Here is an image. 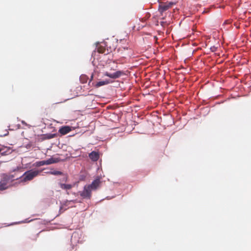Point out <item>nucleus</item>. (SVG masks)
<instances>
[{"instance_id":"1","label":"nucleus","mask_w":251,"mask_h":251,"mask_svg":"<svg viewBox=\"0 0 251 251\" xmlns=\"http://www.w3.org/2000/svg\"><path fill=\"white\" fill-rule=\"evenodd\" d=\"M14 177L13 175L3 174L0 181V191L7 189L10 185V183L14 180Z\"/></svg>"},{"instance_id":"2","label":"nucleus","mask_w":251,"mask_h":251,"mask_svg":"<svg viewBox=\"0 0 251 251\" xmlns=\"http://www.w3.org/2000/svg\"><path fill=\"white\" fill-rule=\"evenodd\" d=\"M40 171L38 170H31L25 172L21 177L22 178L21 180L22 182L30 181L35 177L37 176L40 173Z\"/></svg>"},{"instance_id":"3","label":"nucleus","mask_w":251,"mask_h":251,"mask_svg":"<svg viewBox=\"0 0 251 251\" xmlns=\"http://www.w3.org/2000/svg\"><path fill=\"white\" fill-rule=\"evenodd\" d=\"M117 50L118 53L123 57L129 56L132 51L131 49L126 46L119 47Z\"/></svg>"},{"instance_id":"4","label":"nucleus","mask_w":251,"mask_h":251,"mask_svg":"<svg viewBox=\"0 0 251 251\" xmlns=\"http://www.w3.org/2000/svg\"><path fill=\"white\" fill-rule=\"evenodd\" d=\"M92 190L87 186H85L82 191L80 192V195L84 199H90L91 197Z\"/></svg>"},{"instance_id":"5","label":"nucleus","mask_w":251,"mask_h":251,"mask_svg":"<svg viewBox=\"0 0 251 251\" xmlns=\"http://www.w3.org/2000/svg\"><path fill=\"white\" fill-rule=\"evenodd\" d=\"M174 3L172 2H166L165 3H162L159 4L158 10L159 12L162 14L163 12L167 10L168 9L171 8Z\"/></svg>"},{"instance_id":"6","label":"nucleus","mask_w":251,"mask_h":251,"mask_svg":"<svg viewBox=\"0 0 251 251\" xmlns=\"http://www.w3.org/2000/svg\"><path fill=\"white\" fill-rule=\"evenodd\" d=\"M101 183V181L100 178H97L95 179L91 184L87 185L91 190H96L98 188H99L100 184Z\"/></svg>"},{"instance_id":"7","label":"nucleus","mask_w":251,"mask_h":251,"mask_svg":"<svg viewBox=\"0 0 251 251\" xmlns=\"http://www.w3.org/2000/svg\"><path fill=\"white\" fill-rule=\"evenodd\" d=\"M123 74V72L121 71H118L112 74L106 72L104 73V75L109 77L111 78L116 79L120 77Z\"/></svg>"},{"instance_id":"8","label":"nucleus","mask_w":251,"mask_h":251,"mask_svg":"<svg viewBox=\"0 0 251 251\" xmlns=\"http://www.w3.org/2000/svg\"><path fill=\"white\" fill-rule=\"evenodd\" d=\"M55 162L56 161L54 159L50 158L47 160H43L36 162L35 164L36 167H40L45 165H50Z\"/></svg>"},{"instance_id":"9","label":"nucleus","mask_w":251,"mask_h":251,"mask_svg":"<svg viewBox=\"0 0 251 251\" xmlns=\"http://www.w3.org/2000/svg\"><path fill=\"white\" fill-rule=\"evenodd\" d=\"M71 127L69 126H62L59 130V132L63 135H66L71 131Z\"/></svg>"},{"instance_id":"10","label":"nucleus","mask_w":251,"mask_h":251,"mask_svg":"<svg viewBox=\"0 0 251 251\" xmlns=\"http://www.w3.org/2000/svg\"><path fill=\"white\" fill-rule=\"evenodd\" d=\"M89 157L93 161H97L100 157V155L98 152L93 151L89 154Z\"/></svg>"},{"instance_id":"11","label":"nucleus","mask_w":251,"mask_h":251,"mask_svg":"<svg viewBox=\"0 0 251 251\" xmlns=\"http://www.w3.org/2000/svg\"><path fill=\"white\" fill-rule=\"evenodd\" d=\"M110 83V81L108 80H103V81H100L99 82H97L95 85V86L96 88H99L100 86L107 85Z\"/></svg>"},{"instance_id":"12","label":"nucleus","mask_w":251,"mask_h":251,"mask_svg":"<svg viewBox=\"0 0 251 251\" xmlns=\"http://www.w3.org/2000/svg\"><path fill=\"white\" fill-rule=\"evenodd\" d=\"M59 185L60 187H61V188H62V189H64V190H70L73 187L72 185L69 184H64V183H59Z\"/></svg>"},{"instance_id":"13","label":"nucleus","mask_w":251,"mask_h":251,"mask_svg":"<svg viewBox=\"0 0 251 251\" xmlns=\"http://www.w3.org/2000/svg\"><path fill=\"white\" fill-rule=\"evenodd\" d=\"M98 52L100 53H104L105 51V49L104 47L100 46L98 47Z\"/></svg>"},{"instance_id":"14","label":"nucleus","mask_w":251,"mask_h":251,"mask_svg":"<svg viewBox=\"0 0 251 251\" xmlns=\"http://www.w3.org/2000/svg\"><path fill=\"white\" fill-rule=\"evenodd\" d=\"M51 174L53 175H62V173L58 171H54L50 173Z\"/></svg>"},{"instance_id":"15","label":"nucleus","mask_w":251,"mask_h":251,"mask_svg":"<svg viewBox=\"0 0 251 251\" xmlns=\"http://www.w3.org/2000/svg\"><path fill=\"white\" fill-rule=\"evenodd\" d=\"M85 77H86V76H85V75H84V76H81L80 77V79H81V80L82 81V83H85V82H86V81H84H84H82V79H83V78H85Z\"/></svg>"},{"instance_id":"16","label":"nucleus","mask_w":251,"mask_h":251,"mask_svg":"<svg viewBox=\"0 0 251 251\" xmlns=\"http://www.w3.org/2000/svg\"><path fill=\"white\" fill-rule=\"evenodd\" d=\"M18 170H19V168H18V167H17V168H16V169H14V170H13V172H15V171H18Z\"/></svg>"},{"instance_id":"17","label":"nucleus","mask_w":251,"mask_h":251,"mask_svg":"<svg viewBox=\"0 0 251 251\" xmlns=\"http://www.w3.org/2000/svg\"><path fill=\"white\" fill-rule=\"evenodd\" d=\"M67 178H67V176H66V177H65V182H66V181H67Z\"/></svg>"},{"instance_id":"18","label":"nucleus","mask_w":251,"mask_h":251,"mask_svg":"<svg viewBox=\"0 0 251 251\" xmlns=\"http://www.w3.org/2000/svg\"><path fill=\"white\" fill-rule=\"evenodd\" d=\"M93 77V75H92V76H91V80H90L89 83L90 82V81H91V80L92 79Z\"/></svg>"},{"instance_id":"19","label":"nucleus","mask_w":251,"mask_h":251,"mask_svg":"<svg viewBox=\"0 0 251 251\" xmlns=\"http://www.w3.org/2000/svg\"><path fill=\"white\" fill-rule=\"evenodd\" d=\"M2 148H0V153L1 152V151H2Z\"/></svg>"}]
</instances>
